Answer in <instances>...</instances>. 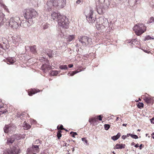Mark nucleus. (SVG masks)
<instances>
[{
  "label": "nucleus",
  "instance_id": "1",
  "mask_svg": "<svg viewBox=\"0 0 154 154\" xmlns=\"http://www.w3.org/2000/svg\"><path fill=\"white\" fill-rule=\"evenodd\" d=\"M136 35L139 36L144 33L146 30V27L143 24H137L133 28Z\"/></svg>",
  "mask_w": 154,
  "mask_h": 154
},
{
  "label": "nucleus",
  "instance_id": "2",
  "mask_svg": "<svg viewBox=\"0 0 154 154\" xmlns=\"http://www.w3.org/2000/svg\"><path fill=\"white\" fill-rule=\"evenodd\" d=\"M108 24L109 22L105 20L102 18H100L97 22L96 27L98 30H102L107 27Z\"/></svg>",
  "mask_w": 154,
  "mask_h": 154
},
{
  "label": "nucleus",
  "instance_id": "3",
  "mask_svg": "<svg viewBox=\"0 0 154 154\" xmlns=\"http://www.w3.org/2000/svg\"><path fill=\"white\" fill-rule=\"evenodd\" d=\"M23 14L25 18L28 20L36 16L37 15V12L34 9H26L24 11Z\"/></svg>",
  "mask_w": 154,
  "mask_h": 154
},
{
  "label": "nucleus",
  "instance_id": "4",
  "mask_svg": "<svg viewBox=\"0 0 154 154\" xmlns=\"http://www.w3.org/2000/svg\"><path fill=\"white\" fill-rule=\"evenodd\" d=\"M59 26L62 27L67 29L69 27L68 20L65 16H62L58 20H57Z\"/></svg>",
  "mask_w": 154,
  "mask_h": 154
},
{
  "label": "nucleus",
  "instance_id": "5",
  "mask_svg": "<svg viewBox=\"0 0 154 154\" xmlns=\"http://www.w3.org/2000/svg\"><path fill=\"white\" fill-rule=\"evenodd\" d=\"M47 4L50 7L57 6L63 7L65 3L64 0H58L57 1L56 0H48Z\"/></svg>",
  "mask_w": 154,
  "mask_h": 154
},
{
  "label": "nucleus",
  "instance_id": "6",
  "mask_svg": "<svg viewBox=\"0 0 154 154\" xmlns=\"http://www.w3.org/2000/svg\"><path fill=\"white\" fill-rule=\"evenodd\" d=\"M19 20V18L18 17L11 18L9 22V26L13 29H16L19 26L18 21Z\"/></svg>",
  "mask_w": 154,
  "mask_h": 154
},
{
  "label": "nucleus",
  "instance_id": "7",
  "mask_svg": "<svg viewBox=\"0 0 154 154\" xmlns=\"http://www.w3.org/2000/svg\"><path fill=\"white\" fill-rule=\"evenodd\" d=\"M79 39V41L82 43L83 45H89L92 42L91 39L87 36H80Z\"/></svg>",
  "mask_w": 154,
  "mask_h": 154
},
{
  "label": "nucleus",
  "instance_id": "8",
  "mask_svg": "<svg viewBox=\"0 0 154 154\" xmlns=\"http://www.w3.org/2000/svg\"><path fill=\"white\" fill-rule=\"evenodd\" d=\"M20 150V149L14 146L12 148L10 147V149L5 150L3 154H19Z\"/></svg>",
  "mask_w": 154,
  "mask_h": 154
},
{
  "label": "nucleus",
  "instance_id": "9",
  "mask_svg": "<svg viewBox=\"0 0 154 154\" xmlns=\"http://www.w3.org/2000/svg\"><path fill=\"white\" fill-rule=\"evenodd\" d=\"M93 12L92 9L90 10L89 13L86 16V19L89 23H93L95 21L96 17H93Z\"/></svg>",
  "mask_w": 154,
  "mask_h": 154
},
{
  "label": "nucleus",
  "instance_id": "10",
  "mask_svg": "<svg viewBox=\"0 0 154 154\" xmlns=\"http://www.w3.org/2000/svg\"><path fill=\"white\" fill-rule=\"evenodd\" d=\"M101 116L102 115H101L91 118L89 119V122L91 123H93L94 124L95 123H98V120L100 121L102 120V118L103 117V116Z\"/></svg>",
  "mask_w": 154,
  "mask_h": 154
},
{
  "label": "nucleus",
  "instance_id": "11",
  "mask_svg": "<svg viewBox=\"0 0 154 154\" xmlns=\"http://www.w3.org/2000/svg\"><path fill=\"white\" fill-rule=\"evenodd\" d=\"M16 59L14 57H9L3 60V61L6 62L9 64H12L16 61Z\"/></svg>",
  "mask_w": 154,
  "mask_h": 154
},
{
  "label": "nucleus",
  "instance_id": "12",
  "mask_svg": "<svg viewBox=\"0 0 154 154\" xmlns=\"http://www.w3.org/2000/svg\"><path fill=\"white\" fill-rule=\"evenodd\" d=\"M143 100L148 104H152L153 102V98L149 96H143Z\"/></svg>",
  "mask_w": 154,
  "mask_h": 154
},
{
  "label": "nucleus",
  "instance_id": "13",
  "mask_svg": "<svg viewBox=\"0 0 154 154\" xmlns=\"http://www.w3.org/2000/svg\"><path fill=\"white\" fill-rule=\"evenodd\" d=\"M40 91H42L37 88H31L28 90V94L29 96H32V95L39 92Z\"/></svg>",
  "mask_w": 154,
  "mask_h": 154
},
{
  "label": "nucleus",
  "instance_id": "14",
  "mask_svg": "<svg viewBox=\"0 0 154 154\" xmlns=\"http://www.w3.org/2000/svg\"><path fill=\"white\" fill-rule=\"evenodd\" d=\"M51 16L52 19L57 21V20H58L60 18L62 15L58 13L54 12L51 14Z\"/></svg>",
  "mask_w": 154,
  "mask_h": 154
},
{
  "label": "nucleus",
  "instance_id": "15",
  "mask_svg": "<svg viewBox=\"0 0 154 154\" xmlns=\"http://www.w3.org/2000/svg\"><path fill=\"white\" fill-rule=\"evenodd\" d=\"M15 140H18L21 139H24L25 138L26 134H16L12 136Z\"/></svg>",
  "mask_w": 154,
  "mask_h": 154
},
{
  "label": "nucleus",
  "instance_id": "16",
  "mask_svg": "<svg viewBox=\"0 0 154 154\" xmlns=\"http://www.w3.org/2000/svg\"><path fill=\"white\" fill-rule=\"evenodd\" d=\"M42 69L44 72H46V70H49L51 69V66L46 64H45L43 65L41 67Z\"/></svg>",
  "mask_w": 154,
  "mask_h": 154
},
{
  "label": "nucleus",
  "instance_id": "17",
  "mask_svg": "<svg viewBox=\"0 0 154 154\" xmlns=\"http://www.w3.org/2000/svg\"><path fill=\"white\" fill-rule=\"evenodd\" d=\"M12 128L10 125H5L4 128V132L8 133L9 131L12 130Z\"/></svg>",
  "mask_w": 154,
  "mask_h": 154
},
{
  "label": "nucleus",
  "instance_id": "18",
  "mask_svg": "<svg viewBox=\"0 0 154 154\" xmlns=\"http://www.w3.org/2000/svg\"><path fill=\"white\" fill-rule=\"evenodd\" d=\"M125 145L123 144H117L114 147V149H124L125 148Z\"/></svg>",
  "mask_w": 154,
  "mask_h": 154
},
{
  "label": "nucleus",
  "instance_id": "19",
  "mask_svg": "<svg viewBox=\"0 0 154 154\" xmlns=\"http://www.w3.org/2000/svg\"><path fill=\"white\" fill-rule=\"evenodd\" d=\"M15 140L13 137L12 136L11 137L8 138L7 139V144L11 146L15 141Z\"/></svg>",
  "mask_w": 154,
  "mask_h": 154
},
{
  "label": "nucleus",
  "instance_id": "20",
  "mask_svg": "<svg viewBox=\"0 0 154 154\" xmlns=\"http://www.w3.org/2000/svg\"><path fill=\"white\" fill-rule=\"evenodd\" d=\"M137 2V0H129V5L131 7H134L136 5Z\"/></svg>",
  "mask_w": 154,
  "mask_h": 154
},
{
  "label": "nucleus",
  "instance_id": "21",
  "mask_svg": "<svg viewBox=\"0 0 154 154\" xmlns=\"http://www.w3.org/2000/svg\"><path fill=\"white\" fill-rule=\"evenodd\" d=\"M39 145H33L32 147V149L33 152L37 153L39 151Z\"/></svg>",
  "mask_w": 154,
  "mask_h": 154
},
{
  "label": "nucleus",
  "instance_id": "22",
  "mask_svg": "<svg viewBox=\"0 0 154 154\" xmlns=\"http://www.w3.org/2000/svg\"><path fill=\"white\" fill-rule=\"evenodd\" d=\"M30 50L31 52L34 54H35L37 53V51L36 49V46L35 45L31 46L30 47Z\"/></svg>",
  "mask_w": 154,
  "mask_h": 154
},
{
  "label": "nucleus",
  "instance_id": "23",
  "mask_svg": "<svg viewBox=\"0 0 154 154\" xmlns=\"http://www.w3.org/2000/svg\"><path fill=\"white\" fill-rule=\"evenodd\" d=\"M23 127L24 129L26 130L29 129L31 127L30 125L29 124L26 123H24L23 124Z\"/></svg>",
  "mask_w": 154,
  "mask_h": 154
},
{
  "label": "nucleus",
  "instance_id": "24",
  "mask_svg": "<svg viewBox=\"0 0 154 154\" xmlns=\"http://www.w3.org/2000/svg\"><path fill=\"white\" fill-rule=\"evenodd\" d=\"M104 5L106 6L107 8H108L110 5V2L109 0H105L103 2Z\"/></svg>",
  "mask_w": 154,
  "mask_h": 154
},
{
  "label": "nucleus",
  "instance_id": "25",
  "mask_svg": "<svg viewBox=\"0 0 154 154\" xmlns=\"http://www.w3.org/2000/svg\"><path fill=\"white\" fill-rule=\"evenodd\" d=\"M75 38V35H70L67 38V41L70 42L72 41Z\"/></svg>",
  "mask_w": 154,
  "mask_h": 154
},
{
  "label": "nucleus",
  "instance_id": "26",
  "mask_svg": "<svg viewBox=\"0 0 154 154\" xmlns=\"http://www.w3.org/2000/svg\"><path fill=\"white\" fill-rule=\"evenodd\" d=\"M59 73L58 71L57 70H52L50 74L53 76H56Z\"/></svg>",
  "mask_w": 154,
  "mask_h": 154
},
{
  "label": "nucleus",
  "instance_id": "27",
  "mask_svg": "<svg viewBox=\"0 0 154 154\" xmlns=\"http://www.w3.org/2000/svg\"><path fill=\"white\" fill-rule=\"evenodd\" d=\"M143 106L144 104L143 103H142L139 102V103L137 104V107L140 109H141V108H143Z\"/></svg>",
  "mask_w": 154,
  "mask_h": 154
},
{
  "label": "nucleus",
  "instance_id": "28",
  "mask_svg": "<svg viewBox=\"0 0 154 154\" xmlns=\"http://www.w3.org/2000/svg\"><path fill=\"white\" fill-rule=\"evenodd\" d=\"M57 128L58 130H65L66 131H67L66 130L65 128H63V125H61L60 126L58 125L57 127Z\"/></svg>",
  "mask_w": 154,
  "mask_h": 154
},
{
  "label": "nucleus",
  "instance_id": "29",
  "mask_svg": "<svg viewBox=\"0 0 154 154\" xmlns=\"http://www.w3.org/2000/svg\"><path fill=\"white\" fill-rule=\"evenodd\" d=\"M82 71V70L80 69H78L77 70L75 71H73L70 74L71 76H73L75 74L79 72Z\"/></svg>",
  "mask_w": 154,
  "mask_h": 154
},
{
  "label": "nucleus",
  "instance_id": "30",
  "mask_svg": "<svg viewBox=\"0 0 154 154\" xmlns=\"http://www.w3.org/2000/svg\"><path fill=\"white\" fill-rule=\"evenodd\" d=\"M59 68L61 69H67L66 65H61L60 66Z\"/></svg>",
  "mask_w": 154,
  "mask_h": 154
},
{
  "label": "nucleus",
  "instance_id": "31",
  "mask_svg": "<svg viewBox=\"0 0 154 154\" xmlns=\"http://www.w3.org/2000/svg\"><path fill=\"white\" fill-rule=\"evenodd\" d=\"M49 26V24H48V23H46L44 25H43V29H46L48 28Z\"/></svg>",
  "mask_w": 154,
  "mask_h": 154
},
{
  "label": "nucleus",
  "instance_id": "32",
  "mask_svg": "<svg viewBox=\"0 0 154 154\" xmlns=\"http://www.w3.org/2000/svg\"><path fill=\"white\" fill-rule=\"evenodd\" d=\"M154 39V38L151 37L150 36L148 35L145 38V41L148 40L149 39Z\"/></svg>",
  "mask_w": 154,
  "mask_h": 154
},
{
  "label": "nucleus",
  "instance_id": "33",
  "mask_svg": "<svg viewBox=\"0 0 154 154\" xmlns=\"http://www.w3.org/2000/svg\"><path fill=\"white\" fill-rule=\"evenodd\" d=\"M129 135H130V136H131L132 138H134L135 139H137L138 138V136L136 135H133L132 134H129Z\"/></svg>",
  "mask_w": 154,
  "mask_h": 154
},
{
  "label": "nucleus",
  "instance_id": "34",
  "mask_svg": "<svg viewBox=\"0 0 154 154\" xmlns=\"http://www.w3.org/2000/svg\"><path fill=\"white\" fill-rule=\"evenodd\" d=\"M110 128V125L108 124H105L104 125V128L106 130H108Z\"/></svg>",
  "mask_w": 154,
  "mask_h": 154
},
{
  "label": "nucleus",
  "instance_id": "35",
  "mask_svg": "<svg viewBox=\"0 0 154 154\" xmlns=\"http://www.w3.org/2000/svg\"><path fill=\"white\" fill-rule=\"evenodd\" d=\"M8 112V110L6 109H5V110L1 111H0V115L2 114H3L7 112Z\"/></svg>",
  "mask_w": 154,
  "mask_h": 154
},
{
  "label": "nucleus",
  "instance_id": "36",
  "mask_svg": "<svg viewBox=\"0 0 154 154\" xmlns=\"http://www.w3.org/2000/svg\"><path fill=\"white\" fill-rule=\"evenodd\" d=\"M57 137L59 139H60V138L61 137L62 134L60 133V132L58 131L57 133Z\"/></svg>",
  "mask_w": 154,
  "mask_h": 154
},
{
  "label": "nucleus",
  "instance_id": "37",
  "mask_svg": "<svg viewBox=\"0 0 154 154\" xmlns=\"http://www.w3.org/2000/svg\"><path fill=\"white\" fill-rule=\"evenodd\" d=\"M41 143L42 142L39 140H37L35 141V143L36 144H38V143H39V145L40 144H41Z\"/></svg>",
  "mask_w": 154,
  "mask_h": 154
},
{
  "label": "nucleus",
  "instance_id": "38",
  "mask_svg": "<svg viewBox=\"0 0 154 154\" xmlns=\"http://www.w3.org/2000/svg\"><path fill=\"white\" fill-rule=\"evenodd\" d=\"M1 6H2L3 8L6 11H7L8 10L7 7L5 4H3V5H2Z\"/></svg>",
  "mask_w": 154,
  "mask_h": 154
},
{
  "label": "nucleus",
  "instance_id": "39",
  "mask_svg": "<svg viewBox=\"0 0 154 154\" xmlns=\"http://www.w3.org/2000/svg\"><path fill=\"white\" fill-rule=\"evenodd\" d=\"M82 141H84L85 142V143L86 144L88 143V141L86 139V138H85V137L82 138Z\"/></svg>",
  "mask_w": 154,
  "mask_h": 154
},
{
  "label": "nucleus",
  "instance_id": "40",
  "mask_svg": "<svg viewBox=\"0 0 154 154\" xmlns=\"http://www.w3.org/2000/svg\"><path fill=\"white\" fill-rule=\"evenodd\" d=\"M72 133H73V134H72V137H75V136L77 135V134L76 132H74L72 131L70 132V134H71Z\"/></svg>",
  "mask_w": 154,
  "mask_h": 154
},
{
  "label": "nucleus",
  "instance_id": "41",
  "mask_svg": "<svg viewBox=\"0 0 154 154\" xmlns=\"http://www.w3.org/2000/svg\"><path fill=\"white\" fill-rule=\"evenodd\" d=\"M111 138L114 140H116L118 139V138L116 137V136H114L113 137H112Z\"/></svg>",
  "mask_w": 154,
  "mask_h": 154
},
{
  "label": "nucleus",
  "instance_id": "42",
  "mask_svg": "<svg viewBox=\"0 0 154 154\" xmlns=\"http://www.w3.org/2000/svg\"><path fill=\"white\" fill-rule=\"evenodd\" d=\"M83 1V0H78L76 1V3L79 4L81 2H82Z\"/></svg>",
  "mask_w": 154,
  "mask_h": 154
},
{
  "label": "nucleus",
  "instance_id": "43",
  "mask_svg": "<svg viewBox=\"0 0 154 154\" xmlns=\"http://www.w3.org/2000/svg\"><path fill=\"white\" fill-rule=\"evenodd\" d=\"M150 121L152 123L154 124V117L151 119Z\"/></svg>",
  "mask_w": 154,
  "mask_h": 154
},
{
  "label": "nucleus",
  "instance_id": "44",
  "mask_svg": "<svg viewBox=\"0 0 154 154\" xmlns=\"http://www.w3.org/2000/svg\"><path fill=\"white\" fill-rule=\"evenodd\" d=\"M144 146L143 145V144H141L139 146V148L140 149H141L142 148V147H143Z\"/></svg>",
  "mask_w": 154,
  "mask_h": 154
},
{
  "label": "nucleus",
  "instance_id": "45",
  "mask_svg": "<svg viewBox=\"0 0 154 154\" xmlns=\"http://www.w3.org/2000/svg\"><path fill=\"white\" fill-rule=\"evenodd\" d=\"M3 105V103L2 102L0 101V108H1Z\"/></svg>",
  "mask_w": 154,
  "mask_h": 154
},
{
  "label": "nucleus",
  "instance_id": "46",
  "mask_svg": "<svg viewBox=\"0 0 154 154\" xmlns=\"http://www.w3.org/2000/svg\"><path fill=\"white\" fill-rule=\"evenodd\" d=\"M116 136L118 138V139H119L120 137V134L119 133H118L117 134Z\"/></svg>",
  "mask_w": 154,
  "mask_h": 154
},
{
  "label": "nucleus",
  "instance_id": "47",
  "mask_svg": "<svg viewBox=\"0 0 154 154\" xmlns=\"http://www.w3.org/2000/svg\"><path fill=\"white\" fill-rule=\"evenodd\" d=\"M4 3L2 0H0V4L1 6L4 4Z\"/></svg>",
  "mask_w": 154,
  "mask_h": 154
},
{
  "label": "nucleus",
  "instance_id": "48",
  "mask_svg": "<svg viewBox=\"0 0 154 154\" xmlns=\"http://www.w3.org/2000/svg\"><path fill=\"white\" fill-rule=\"evenodd\" d=\"M97 12L98 13L100 14H102L103 13V12L102 11H100L98 9H97Z\"/></svg>",
  "mask_w": 154,
  "mask_h": 154
},
{
  "label": "nucleus",
  "instance_id": "49",
  "mask_svg": "<svg viewBox=\"0 0 154 154\" xmlns=\"http://www.w3.org/2000/svg\"><path fill=\"white\" fill-rule=\"evenodd\" d=\"M122 139L124 140L126 138V135H123L122 136Z\"/></svg>",
  "mask_w": 154,
  "mask_h": 154
},
{
  "label": "nucleus",
  "instance_id": "50",
  "mask_svg": "<svg viewBox=\"0 0 154 154\" xmlns=\"http://www.w3.org/2000/svg\"><path fill=\"white\" fill-rule=\"evenodd\" d=\"M73 65L72 64H70L68 65V66L70 68L72 67H73Z\"/></svg>",
  "mask_w": 154,
  "mask_h": 154
},
{
  "label": "nucleus",
  "instance_id": "51",
  "mask_svg": "<svg viewBox=\"0 0 154 154\" xmlns=\"http://www.w3.org/2000/svg\"><path fill=\"white\" fill-rule=\"evenodd\" d=\"M104 0H99V1L100 3H102L103 2H104Z\"/></svg>",
  "mask_w": 154,
  "mask_h": 154
},
{
  "label": "nucleus",
  "instance_id": "52",
  "mask_svg": "<svg viewBox=\"0 0 154 154\" xmlns=\"http://www.w3.org/2000/svg\"><path fill=\"white\" fill-rule=\"evenodd\" d=\"M36 122L35 120H33L32 122H31V123H35Z\"/></svg>",
  "mask_w": 154,
  "mask_h": 154
},
{
  "label": "nucleus",
  "instance_id": "53",
  "mask_svg": "<svg viewBox=\"0 0 154 154\" xmlns=\"http://www.w3.org/2000/svg\"><path fill=\"white\" fill-rule=\"evenodd\" d=\"M134 146L136 147H139V144H136Z\"/></svg>",
  "mask_w": 154,
  "mask_h": 154
},
{
  "label": "nucleus",
  "instance_id": "54",
  "mask_svg": "<svg viewBox=\"0 0 154 154\" xmlns=\"http://www.w3.org/2000/svg\"><path fill=\"white\" fill-rule=\"evenodd\" d=\"M128 134L126 135V138L128 137L129 136H130V135H129V134Z\"/></svg>",
  "mask_w": 154,
  "mask_h": 154
},
{
  "label": "nucleus",
  "instance_id": "55",
  "mask_svg": "<svg viewBox=\"0 0 154 154\" xmlns=\"http://www.w3.org/2000/svg\"><path fill=\"white\" fill-rule=\"evenodd\" d=\"M152 135H153H153H152V137L153 138V139H154V133H153L152 134Z\"/></svg>",
  "mask_w": 154,
  "mask_h": 154
},
{
  "label": "nucleus",
  "instance_id": "56",
  "mask_svg": "<svg viewBox=\"0 0 154 154\" xmlns=\"http://www.w3.org/2000/svg\"><path fill=\"white\" fill-rule=\"evenodd\" d=\"M127 125V124H123L122 125L123 126H126Z\"/></svg>",
  "mask_w": 154,
  "mask_h": 154
},
{
  "label": "nucleus",
  "instance_id": "57",
  "mask_svg": "<svg viewBox=\"0 0 154 154\" xmlns=\"http://www.w3.org/2000/svg\"><path fill=\"white\" fill-rule=\"evenodd\" d=\"M139 101H141V99H140V98H139L138 100L137 101H136L138 102Z\"/></svg>",
  "mask_w": 154,
  "mask_h": 154
},
{
  "label": "nucleus",
  "instance_id": "58",
  "mask_svg": "<svg viewBox=\"0 0 154 154\" xmlns=\"http://www.w3.org/2000/svg\"><path fill=\"white\" fill-rule=\"evenodd\" d=\"M134 144H135L134 143V142H132V143H131V145H134Z\"/></svg>",
  "mask_w": 154,
  "mask_h": 154
},
{
  "label": "nucleus",
  "instance_id": "59",
  "mask_svg": "<svg viewBox=\"0 0 154 154\" xmlns=\"http://www.w3.org/2000/svg\"><path fill=\"white\" fill-rule=\"evenodd\" d=\"M72 149V152H73L74 151V150L75 149H74V148H73Z\"/></svg>",
  "mask_w": 154,
  "mask_h": 154
},
{
  "label": "nucleus",
  "instance_id": "60",
  "mask_svg": "<svg viewBox=\"0 0 154 154\" xmlns=\"http://www.w3.org/2000/svg\"><path fill=\"white\" fill-rule=\"evenodd\" d=\"M119 117H117L116 118V121H118V120H119Z\"/></svg>",
  "mask_w": 154,
  "mask_h": 154
},
{
  "label": "nucleus",
  "instance_id": "61",
  "mask_svg": "<svg viewBox=\"0 0 154 154\" xmlns=\"http://www.w3.org/2000/svg\"><path fill=\"white\" fill-rule=\"evenodd\" d=\"M58 131H59V132H60V133H61V132H62L61 131V130H59V131L58 130Z\"/></svg>",
  "mask_w": 154,
  "mask_h": 154
},
{
  "label": "nucleus",
  "instance_id": "62",
  "mask_svg": "<svg viewBox=\"0 0 154 154\" xmlns=\"http://www.w3.org/2000/svg\"><path fill=\"white\" fill-rule=\"evenodd\" d=\"M2 19V20H3V19H2V17H0V20H1V19Z\"/></svg>",
  "mask_w": 154,
  "mask_h": 154
},
{
  "label": "nucleus",
  "instance_id": "63",
  "mask_svg": "<svg viewBox=\"0 0 154 154\" xmlns=\"http://www.w3.org/2000/svg\"><path fill=\"white\" fill-rule=\"evenodd\" d=\"M112 153L113 154H116L113 151L112 152Z\"/></svg>",
  "mask_w": 154,
  "mask_h": 154
},
{
  "label": "nucleus",
  "instance_id": "64",
  "mask_svg": "<svg viewBox=\"0 0 154 154\" xmlns=\"http://www.w3.org/2000/svg\"><path fill=\"white\" fill-rule=\"evenodd\" d=\"M33 154H36L35 153H34Z\"/></svg>",
  "mask_w": 154,
  "mask_h": 154
}]
</instances>
